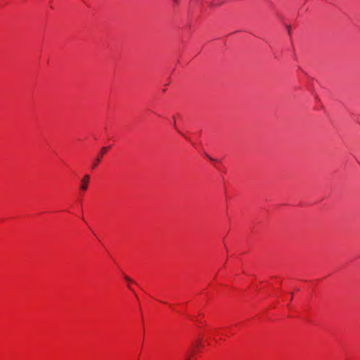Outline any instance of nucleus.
Returning <instances> with one entry per match:
<instances>
[{
    "label": "nucleus",
    "instance_id": "f257e3e1",
    "mask_svg": "<svg viewBox=\"0 0 360 360\" xmlns=\"http://www.w3.org/2000/svg\"><path fill=\"white\" fill-rule=\"evenodd\" d=\"M90 176L88 174H86L83 176L81 180V186L80 189L83 191H85L88 188V184L89 182Z\"/></svg>",
    "mask_w": 360,
    "mask_h": 360
},
{
    "label": "nucleus",
    "instance_id": "f03ea898",
    "mask_svg": "<svg viewBox=\"0 0 360 360\" xmlns=\"http://www.w3.org/2000/svg\"><path fill=\"white\" fill-rule=\"evenodd\" d=\"M107 147H103L101 150L100 155L98 156V158L96 160V162L92 165V169H94L97 167L98 164L101 162L102 155L107 152L108 150Z\"/></svg>",
    "mask_w": 360,
    "mask_h": 360
},
{
    "label": "nucleus",
    "instance_id": "7ed1b4c3",
    "mask_svg": "<svg viewBox=\"0 0 360 360\" xmlns=\"http://www.w3.org/2000/svg\"><path fill=\"white\" fill-rule=\"evenodd\" d=\"M222 4H223V1H221V0H212L210 2V6L211 7L215 8V7L220 6Z\"/></svg>",
    "mask_w": 360,
    "mask_h": 360
},
{
    "label": "nucleus",
    "instance_id": "20e7f679",
    "mask_svg": "<svg viewBox=\"0 0 360 360\" xmlns=\"http://www.w3.org/2000/svg\"><path fill=\"white\" fill-rule=\"evenodd\" d=\"M124 278L127 281H131V279L128 277V276H125Z\"/></svg>",
    "mask_w": 360,
    "mask_h": 360
},
{
    "label": "nucleus",
    "instance_id": "39448f33",
    "mask_svg": "<svg viewBox=\"0 0 360 360\" xmlns=\"http://www.w3.org/2000/svg\"><path fill=\"white\" fill-rule=\"evenodd\" d=\"M174 3L176 4H178L179 3V0H173Z\"/></svg>",
    "mask_w": 360,
    "mask_h": 360
},
{
    "label": "nucleus",
    "instance_id": "423d86ee",
    "mask_svg": "<svg viewBox=\"0 0 360 360\" xmlns=\"http://www.w3.org/2000/svg\"><path fill=\"white\" fill-rule=\"evenodd\" d=\"M288 32L290 33V27L289 26L288 27Z\"/></svg>",
    "mask_w": 360,
    "mask_h": 360
}]
</instances>
